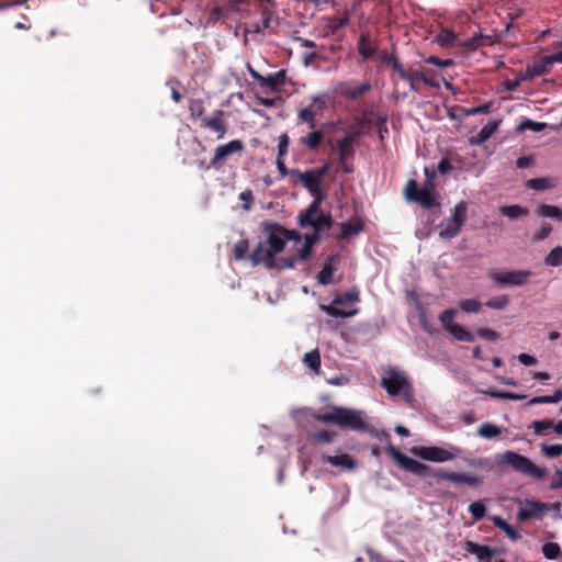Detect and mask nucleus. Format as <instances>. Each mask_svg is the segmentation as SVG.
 Here are the masks:
<instances>
[{
	"label": "nucleus",
	"instance_id": "obj_39",
	"mask_svg": "<svg viewBox=\"0 0 562 562\" xmlns=\"http://www.w3.org/2000/svg\"><path fill=\"white\" fill-rule=\"evenodd\" d=\"M449 334H451L453 338L459 341H473L474 339V336L470 331L458 324L454 327H451Z\"/></svg>",
	"mask_w": 562,
	"mask_h": 562
},
{
	"label": "nucleus",
	"instance_id": "obj_19",
	"mask_svg": "<svg viewBox=\"0 0 562 562\" xmlns=\"http://www.w3.org/2000/svg\"><path fill=\"white\" fill-rule=\"evenodd\" d=\"M301 183L315 199H322V182L314 173V169L304 171Z\"/></svg>",
	"mask_w": 562,
	"mask_h": 562
},
{
	"label": "nucleus",
	"instance_id": "obj_5",
	"mask_svg": "<svg viewBox=\"0 0 562 562\" xmlns=\"http://www.w3.org/2000/svg\"><path fill=\"white\" fill-rule=\"evenodd\" d=\"M310 100V105L299 110L297 124L304 123L308 128H315L316 119L327 109L329 95L327 93L313 94Z\"/></svg>",
	"mask_w": 562,
	"mask_h": 562
},
{
	"label": "nucleus",
	"instance_id": "obj_37",
	"mask_svg": "<svg viewBox=\"0 0 562 562\" xmlns=\"http://www.w3.org/2000/svg\"><path fill=\"white\" fill-rule=\"evenodd\" d=\"M553 228L549 223H542L532 234V241L540 243L548 238L552 233Z\"/></svg>",
	"mask_w": 562,
	"mask_h": 562
},
{
	"label": "nucleus",
	"instance_id": "obj_23",
	"mask_svg": "<svg viewBox=\"0 0 562 562\" xmlns=\"http://www.w3.org/2000/svg\"><path fill=\"white\" fill-rule=\"evenodd\" d=\"M286 78L285 70L281 69L272 75L262 76L259 85L261 87L268 88L272 92H277L280 86L284 85Z\"/></svg>",
	"mask_w": 562,
	"mask_h": 562
},
{
	"label": "nucleus",
	"instance_id": "obj_17",
	"mask_svg": "<svg viewBox=\"0 0 562 562\" xmlns=\"http://www.w3.org/2000/svg\"><path fill=\"white\" fill-rule=\"evenodd\" d=\"M202 126L216 132L218 139L223 138L227 132V126L224 122V112L222 110H217L211 117H204Z\"/></svg>",
	"mask_w": 562,
	"mask_h": 562
},
{
	"label": "nucleus",
	"instance_id": "obj_64",
	"mask_svg": "<svg viewBox=\"0 0 562 562\" xmlns=\"http://www.w3.org/2000/svg\"><path fill=\"white\" fill-rule=\"evenodd\" d=\"M390 66H392V68L397 72L401 79L404 77L407 70L403 67L402 63L396 57L392 60Z\"/></svg>",
	"mask_w": 562,
	"mask_h": 562
},
{
	"label": "nucleus",
	"instance_id": "obj_57",
	"mask_svg": "<svg viewBox=\"0 0 562 562\" xmlns=\"http://www.w3.org/2000/svg\"><path fill=\"white\" fill-rule=\"evenodd\" d=\"M517 359L521 364L526 367H531L537 363V358L528 353H520L518 355Z\"/></svg>",
	"mask_w": 562,
	"mask_h": 562
},
{
	"label": "nucleus",
	"instance_id": "obj_11",
	"mask_svg": "<svg viewBox=\"0 0 562 562\" xmlns=\"http://www.w3.org/2000/svg\"><path fill=\"white\" fill-rule=\"evenodd\" d=\"M337 425L341 428H350L356 431L367 429L363 412L340 406L338 407Z\"/></svg>",
	"mask_w": 562,
	"mask_h": 562
},
{
	"label": "nucleus",
	"instance_id": "obj_6",
	"mask_svg": "<svg viewBox=\"0 0 562 562\" xmlns=\"http://www.w3.org/2000/svg\"><path fill=\"white\" fill-rule=\"evenodd\" d=\"M462 449L459 447H450L449 449L438 446H418L412 448V453L416 457L430 462H447L460 457Z\"/></svg>",
	"mask_w": 562,
	"mask_h": 562
},
{
	"label": "nucleus",
	"instance_id": "obj_56",
	"mask_svg": "<svg viewBox=\"0 0 562 562\" xmlns=\"http://www.w3.org/2000/svg\"><path fill=\"white\" fill-rule=\"evenodd\" d=\"M239 199H240L241 201H244V202H245V204L243 205V209H244L245 211H249V210H250V207H251L252 199H254L251 190H245V191H243V192L239 194Z\"/></svg>",
	"mask_w": 562,
	"mask_h": 562
},
{
	"label": "nucleus",
	"instance_id": "obj_18",
	"mask_svg": "<svg viewBox=\"0 0 562 562\" xmlns=\"http://www.w3.org/2000/svg\"><path fill=\"white\" fill-rule=\"evenodd\" d=\"M464 550L471 554H475L476 558L482 562H491L496 551L488 546L479 544L473 541H465L463 546Z\"/></svg>",
	"mask_w": 562,
	"mask_h": 562
},
{
	"label": "nucleus",
	"instance_id": "obj_12",
	"mask_svg": "<svg viewBox=\"0 0 562 562\" xmlns=\"http://www.w3.org/2000/svg\"><path fill=\"white\" fill-rule=\"evenodd\" d=\"M244 147V143L240 139H233L226 144L218 145L210 161L211 167L215 169L222 168L232 155L241 153Z\"/></svg>",
	"mask_w": 562,
	"mask_h": 562
},
{
	"label": "nucleus",
	"instance_id": "obj_9",
	"mask_svg": "<svg viewBox=\"0 0 562 562\" xmlns=\"http://www.w3.org/2000/svg\"><path fill=\"white\" fill-rule=\"evenodd\" d=\"M432 189L434 184L417 188L416 181L409 180L405 186L404 192L407 200L417 202L426 209H431L435 201Z\"/></svg>",
	"mask_w": 562,
	"mask_h": 562
},
{
	"label": "nucleus",
	"instance_id": "obj_33",
	"mask_svg": "<svg viewBox=\"0 0 562 562\" xmlns=\"http://www.w3.org/2000/svg\"><path fill=\"white\" fill-rule=\"evenodd\" d=\"M562 401V391L557 390L552 395L535 396L529 400L528 405L557 404Z\"/></svg>",
	"mask_w": 562,
	"mask_h": 562
},
{
	"label": "nucleus",
	"instance_id": "obj_44",
	"mask_svg": "<svg viewBox=\"0 0 562 562\" xmlns=\"http://www.w3.org/2000/svg\"><path fill=\"white\" fill-rule=\"evenodd\" d=\"M540 449L549 458H557L562 454V445H541Z\"/></svg>",
	"mask_w": 562,
	"mask_h": 562
},
{
	"label": "nucleus",
	"instance_id": "obj_20",
	"mask_svg": "<svg viewBox=\"0 0 562 562\" xmlns=\"http://www.w3.org/2000/svg\"><path fill=\"white\" fill-rule=\"evenodd\" d=\"M323 461L331 464L333 467L341 468L344 470H353L357 468V462L348 453H338L336 456H323Z\"/></svg>",
	"mask_w": 562,
	"mask_h": 562
},
{
	"label": "nucleus",
	"instance_id": "obj_2",
	"mask_svg": "<svg viewBox=\"0 0 562 562\" xmlns=\"http://www.w3.org/2000/svg\"><path fill=\"white\" fill-rule=\"evenodd\" d=\"M381 386L386 391V393L390 396L394 397L402 395L404 401L408 405H413V386L407 376L403 372H400L396 369L389 367L387 369L384 370V374L381 379Z\"/></svg>",
	"mask_w": 562,
	"mask_h": 562
},
{
	"label": "nucleus",
	"instance_id": "obj_41",
	"mask_svg": "<svg viewBox=\"0 0 562 562\" xmlns=\"http://www.w3.org/2000/svg\"><path fill=\"white\" fill-rule=\"evenodd\" d=\"M459 307L465 313H477L482 304L475 299H465L459 302Z\"/></svg>",
	"mask_w": 562,
	"mask_h": 562
},
{
	"label": "nucleus",
	"instance_id": "obj_8",
	"mask_svg": "<svg viewBox=\"0 0 562 562\" xmlns=\"http://www.w3.org/2000/svg\"><path fill=\"white\" fill-rule=\"evenodd\" d=\"M468 205L464 201L459 202L440 224L439 237L442 239H451L456 237L461 231L462 225L467 218Z\"/></svg>",
	"mask_w": 562,
	"mask_h": 562
},
{
	"label": "nucleus",
	"instance_id": "obj_53",
	"mask_svg": "<svg viewBox=\"0 0 562 562\" xmlns=\"http://www.w3.org/2000/svg\"><path fill=\"white\" fill-rule=\"evenodd\" d=\"M477 336L481 338H485L488 340H496L499 337V334L490 328H481L476 331Z\"/></svg>",
	"mask_w": 562,
	"mask_h": 562
},
{
	"label": "nucleus",
	"instance_id": "obj_38",
	"mask_svg": "<svg viewBox=\"0 0 562 562\" xmlns=\"http://www.w3.org/2000/svg\"><path fill=\"white\" fill-rule=\"evenodd\" d=\"M527 187L532 190L540 191V190L553 188V183L551 182V180L549 178L542 177V178H535V179L528 180Z\"/></svg>",
	"mask_w": 562,
	"mask_h": 562
},
{
	"label": "nucleus",
	"instance_id": "obj_27",
	"mask_svg": "<svg viewBox=\"0 0 562 562\" xmlns=\"http://www.w3.org/2000/svg\"><path fill=\"white\" fill-rule=\"evenodd\" d=\"M535 214L538 217L557 218L561 221L562 209L551 204H540L536 207Z\"/></svg>",
	"mask_w": 562,
	"mask_h": 562
},
{
	"label": "nucleus",
	"instance_id": "obj_15",
	"mask_svg": "<svg viewBox=\"0 0 562 562\" xmlns=\"http://www.w3.org/2000/svg\"><path fill=\"white\" fill-rule=\"evenodd\" d=\"M358 138V132H351L338 138L335 143V148L338 154V161L345 164L352 159L356 155L355 143Z\"/></svg>",
	"mask_w": 562,
	"mask_h": 562
},
{
	"label": "nucleus",
	"instance_id": "obj_36",
	"mask_svg": "<svg viewBox=\"0 0 562 562\" xmlns=\"http://www.w3.org/2000/svg\"><path fill=\"white\" fill-rule=\"evenodd\" d=\"M457 314V310L449 308L445 310L439 315V321L442 325V327L449 333L451 330V327H454L457 324L453 323L454 316Z\"/></svg>",
	"mask_w": 562,
	"mask_h": 562
},
{
	"label": "nucleus",
	"instance_id": "obj_59",
	"mask_svg": "<svg viewBox=\"0 0 562 562\" xmlns=\"http://www.w3.org/2000/svg\"><path fill=\"white\" fill-rule=\"evenodd\" d=\"M551 490L562 488V470L557 469L554 476L552 477V481L550 483Z\"/></svg>",
	"mask_w": 562,
	"mask_h": 562
},
{
	"label": "nucleus",
	"instance_id": "obj_52",
	"mask_svg": "<svg viewBox=\"0 0 562 562\" xmlns=\"http://www.w3.org/2000/svg\"><path fill=\"white\" fill-rule=\"evenodd\" d=\"M425 61L439 68H448L453 64L451 59H441L437 56H429Z\"/></svg>",
	"mask_w": 562,
	"mask_h": 562
},
{
	"label": "nucleus",
	"instance_id": "obj_14",
	"mask_svg": "<svg viewBox=\"0 0 562 562\" xmlns=\"http://www.w3.org/2000/svg\"><path fill=\"white\" fill-rule=\"evenodd\" d=\"M251 262L254 266H258L260 263H265L267 268H281V265L284 263V261L291 260V258L286 259H280L279 262L274 258L273 251L269 249V247H266L263 244H258V246L254 249V251L249 256Z\"/></svg>",
	"mask_w": 562,
	"mask_h": 562
},
{
	"label": "nucleus",
	"instance_id": "obj_24",
	"mask_svg": "<svg viewBox=\"0 0 562 562\" xmlns=\"http://www.w3.org/2000/svg\"><path fill=\"white\" fill-rule=\"evenodd\" d=\"M547 506L540 502H533V501H526L525 506L520 507L518 510V519L519 520H527L533 516H537L538 514L542 513Z\"/></svg>",
	"mask_w": 562,
	"mask_h": 562
},
{
	"label": "nucleus",
	"instance_id": "obj_30",
	"mask_svg": "<svg viewBox=\"0 0 562 562\" xmlns=\"http://www.w3.org/2000/svg\"><path fill=\"white\" fill-rule=\"evenodd\" d=\"M498 128V122L491 121L485 124L477 133L476 140L473 144H482L486 142Z\"/></svg>",
	"mask_w": 562,
	"mask_h": 562
},
{
	"label": "nucleus",
	"instance_id": "obj_32",
	"mask_svg": "<svg viewBox=\"0 0 562 562\" xmlns=\"http://www.w3.org/2000/svg\"><path fill=\"white\" fill-rule=\"evenodd\" d=\"M304 364L314 373L318 374L321 369V355L317 349L305 353L303 358Z\"/></svg>",
	"mask_w": 562,
	"mask_h": 562
},
{
	"label": "nucleus",
	"instance_id": "obj_42",
	"mask_svg": "<svg viewBox=\"0 0 562 562\" xmlns=\"http://www.w3.org/2000/svg\"><path fill=\"white\" fill-rule=\"evenodd\" d=\"M542 553L544 558L549 560H554L560 555L561 549L560 546L555 542H546L542 546Z\"/></svg>",
	"mask_w": 562,
	"mask_h": 562
},
{
	"label": "nucleus",
	"instance_id": "obj_31",
	"mask_svg": "<svg viewBox=\"0 0 562 562\" xmlns=\"http://www.w3.org/2000/svg\"><path fill=\"white\" fill-rule=\"evenodd\" d=\"M547 127V123L536 122L530 119H524L517 126L516 132L522 133L525 131L541 132Z\"/></svg>",
	"mask_w": 562,
	"mask_h": 562
},
{
	"label": "nucleus",
	"instance_id": "obj_51",
	"mask_svg": "<svg viewBox=\"0 0 562 562\" xmlns=\"http://www.w3.org/2000/svg\"><path fill=\"white\" fill-rule=\"evenodd\" d=\"M369 89H370V85L363 83V85H360L359 87H357L356 89L340 91V92L348 99H356L357 97L364 93Z\"/></svg>",
	"mask_w": 562,
	"mask_h": 562
},
{
	"label": "nucleus",
	"instance_id": "obj_25",
	"mask_svg": "<svg viewBox=\"0 0 562 562\" xmlns=\"http://www.w3.org/2000/svg\"><path fill=\"white\" fill-rule=\"evenodd\" d=\"M491 520L493 525L503 530L512 541L520 539L521 536L517 528L506 522L501 516H493L491 517Z\"/></svg>",
	"mask_w": 562,
	"mask_h": 562
},
{
	"label": "nucleus",
	"instance_id": "obj_22",
	"mask_svg": "<svg viewBox=\"0 0 562 562\" xmlns=\"http://www.w3.org/2000/svg\"><path fill=\"white\" fill-rule=\"evenodd\" d=\"M358 53L364 60L371 59L378 53V45L370 41L367 34H361L357 42Z\"/></svg>",
	"mask_w": 562,
	"mask_h": 562
},
{
	"label": "nucleus",
	"instance_id": "obj_63",
	"mask_svg": "<svg viewBox=\"0 0 562 562\" xmlns=\"http://www.w3.org/2000/svg\"><path fill=\"white\" fill-rule=\"evenodd\" d=\"M533 162L532 156H522L516 160V166L520 169L528 168Z\"/></svg>",
	"mask_w": 562,
	"mask_h": 562
},
{
	"label": "nucleus",
	"instance_id": "obj_48",
	"mask_svg": "<svg viewBox=\"0 0 562 562\" xmlns=\"http://www.w3.org/2000/svg\"><path fill=\"white\" fill-rule=\"evenodd\" d=\"M189 111L192 117H201L204 113V105L202 100H191Z\"/></svg>",
	"mask_w": 562,
	"mask_h": 562
},
{
	"label": "nucleus",
	"instance_id": "obj_61",
	"mask_svg": "<svg viewBox=\"0 0 562 562\" xmlns=\"http://www.w3.org/2000/svg\"><path fill=\"white\" fill-rule=\"evenodd\" d=\"M378 61L384 65H390L392 60L395 58L393 54L387 53L386 50L378 52Z\"/></svg>",
	"mask_w": 562,
	"mask_h": 562
},
{
	"label": "nucleus",
	"instance_id": "obj_29",
	"mask_svg": "<svg viewBox=\"0 0 562 562\" xmlns=\"http://www.w3.org/2000/svg\"><path fill=\"white\" fill-rule=\"evenodd\" d=\"M452 483L465 484L469 486H479L482 483V481L477 476L470 474V473L454 472Z\"/></svg>",
	"mask_w": 562,
	"mask_h": 562
},
{
	"label": "nucleus",
	"instance_id": "obj_62",
	"mask_svg": "<svg viewBox=\"0 0 562 562\" xmlns=\"http://www.w3.org/2000/svg\"><path fill=\"white\" fill-rule=\"evenodd\" d=\"M437 170L440 175H446L452 170V166L448 159L443 158L438 162Z\"/></svg>",
	"mask_w": 562,
	"mask_h": 562
},
{
	"label": "nucleus",
	"instance_id": "obj_34",
	"mask_svg": "<svg viewBox=\"0 0 562 562\" xmlns=\"http://www.w3.org/2000/svg\"><path fill=\"white\" fill-rule=\"evenodd\" d=\"M544 265L548 267H560L562 266V246H555L544 257Z\"/></svg>",
	"mask_w": 562,
	"mask_h": 562
},
{
	"label": "nucleus",
	"instance_id": "obj_28",
	"mask_svg": "<svg viewBox=\"0 0 562 562\" xmlns=\"http://www.w3.org/2000/svg\"><path fill=\"white\" fill-rule=\"evenodd\" d=\"M502 215L510 218L517 220L521 216H526L528 214V210L519 204L505 205L499 209Z\"/></svg>",
	"mask_w": 562,
	"mask_h": 562
},
{
	"label": "nucleus",
	"instance_id": "obj_21",
	"mask_svg": "<svg viewBox=\"0 0 562 562\" xmlns=\"http://www.w3.org/2000/svg\"><path fill=\"white\" fill-rule=\"evenodd\" d=\"M324 127L325 125L318 130L311 128L312 131L306 136L300 138V145L304 146L308 150L318 148L325 136Z\"/></svg>",
	"mask_w": 562,
	"mask_h": 562
},
{
	"label": "nucleus",
	"instance_id": "obj_60",
	"mask_svg": "<svg viewBox=\"0 0 562 562\" xmlns=\"http://www.w3.org/2000/svg\"><path fill=\"white\" fill-rule=\"evenodd\" d=\"M453 473L454 472H448V471H437L434 473V477L437 481H445V482H451L453 481Z\"/></svg>",
	"mask_w": 562,
	"mask_h": 562
},
{
	"label": "nucleus",
	"instance_id": "obj_4",
	"mask_svg": "<svg viewBox=\"0 0 562 562\" xmlns=\"http://www.w3.org/2000/svg\"><path fill=\"white\" fill-rule=\"evenodd\" d=\"M360 301L358 289L353 288L342 294L337 295L331 304L321 305V308L329 316L349 318L359 313L358 307L341 308L340 305L346 303H357Z\"/></svg>",
	"mask_w": 562,
	"mask_h": 562
},
{
	"label": "nucleus",
	"instance_id": "obj_45",
	"mask_svg": "<svg viewBox=\"0 0 562 562\" xmlns=\"http://www.w3.org/2000/svg\"><path fill=\"white\" fill-rule=\"evenodd\" d=\"M338 407L339 406H335V407H333V409L330 412H327V413L316 416V420L323 422V423H331V424L337 425Z\"/></svg>",
	"mask_w": 562,
	"mask_h": 562
},
{
	"label": "nucleus",
	"instance_id": "obj_13",
	"mask_svg": "<svg viewBox=\"0 0 562 562\" xmlns=\"http://www.w3.org/2000/svg\"><path fill=\"white\" fill-rule=\"evenodd\" d=\"M386 450L400 467L407 472L416 475H423L429 469L427 464L407 457L392 445L387 446Z\"/></svg>",
	"mask_w": 562,
	"mask_h": 562
},
{
	"label": "nucleus",
	"instance_id": "obj_54",
	"mask_svg": "<svg viewBox=\"0 0 562 562\" xmlns=\"http://www.w3.org/2000/svg\"><path fill=\"white\" fill-rule=\"evenodd\" d=\"M532 428L536 434L540 435L546 429L552 428V422L549 420H535L532 424Z\"/></svg>",
	"mask_w": 562,
	"mask_h": 562
},
{
	"label": "nucleus",
	"instance_id": "obj_7",
	"mask_svg": "<svg viewBox=\"0 0 562 562\" xmlns=\"http://www.w3.org/2000/svg\"><path fill=\"white\" fill-rule=\"evenodd\" d=\"M265 231L268 236L267 244L274 256L284 249V243L286 240L300 243L302 239V236L297 232L286 229L276 223L267 225Z\"/></svg>",
	"mask_w": 562,
	"mask_h": 562
},
{
	"label": "nucleus",
	"instance_id": "obj_50",
	"mask_svg": "<svg viewBox=\"0 0 562 562\" xmlns=\"http://www.w3.org/2000/svg\"><path fill=\"white\" fill-rule=\"evenodd\" d=\"M289 136L288 134H281L278 143V157H285L289 150Z\"/></svg>",
	"mask_w": 562,
	"mask_h": 562
},
{
	"label": "nucleus",
	"instance_id": "obj_58",
	"mask_svg": "<svg viewBox=\"0 0 562 562\" xmlns=\"http://www.w3.org/2000/svg\"><path fill=\"white\" fill-rule=\"evenodd\" d=\"M359 233V228L352 225L351 223H342L341 224V234L344 237H348L350 235H355Z\"/></svg>",
	"mask_w": 562,
	"mask_h": 562
},
{
	"label": "nucleus",
	"instance_id": "obj_10",
	"mask_svg": "<svg viewBox=\"0 0 562 562\" xmlns=\"http://www.w3.org/2000/svg\"><path fill=\"white\" fill-rule=\"evenodd\" d=\"M531 270H501L491 274V280L499 285H525L532 276Z\"/></svg>",
	"mask_w": 562,
	"mask_h": 562
},
{
	"label": "nucleus",
	"instance_id": "obj_3",
	"mask_svg": "<svg viewBox=\"0 0 562 562\" xmlns=\"http://www.w3.org/2000/svg\"><path fill=\"white\" fill-rule=\"evenodd\" d=\"M499 465H509L515 471L528 475L537 480H543L546 476V470L536 465L527 457L517 453L512 450H507L496 457Z\"/></svg>",
	"mask_w": 562,
	"mask_h": 562
},
{
	"label": "nucleus",
	"instance_id": "obj_46",
	"mask_svg": "<svg viewBox=\"0 0 562 562\" xmlns=\"http://www.w3.org/2000/svg\"><path fill=\"white\" fill-rule=\"evenodd\" d=\"M491 395L495 398L512 400V401H520L526 397V395H524V394L510 393V392H506V391L491 392Z\"/></svg>",
	"mask_w": 562,
	"mask_h": 562
},
{
	"label": "nucleus",
	"instance_id": "obj_16",
	"mask_svg": "<svg viewBox=\"0 0 562 562\" xmlns=\"http://www.w3.org/2000/svg\"><path fill=\"white\" fill-rule=\"evenodd\" d=\"M402 80H405L408 83L409 89L414 92L418 91L417 82H424L425 85L431 87L436 86L435 82L428 77L427 72L422 71L413 66L406 70Z\"/></svg>",
	"mask_w": 562,
	"mask_h": 562
},
{
	"label": "nucleus",
	"instance_id": "obj_43",
	"mask_svg": "<svg viewBox=\"0 0 562 562\" xmlns=\"http://www.w3.org/2000/svg\"><path fill=\"white\" fill-rule=\"evenodd\" d=\"M249 249V243L247 239H240L235 244L234 257L236 260H241L246 257Z\"/></svg>",
	"mask_w": 562,
	"mask_h": 562
},
{
	"label": "nucleus",
	"instance_id": "obj_49",
	"mask_svg": "<svg viewBox=\"0 0 562 562\" xmlns=\"http://www.w3.org/2000/svg\"><path fill=\"white\" fill-rule=\"evenodd\" d=\"M454 40H456V34L449 30H442L438 35V42L442 46L452 45Z\"/></svg>",
	"mask_w": 562,
	"mask_h": 562
},
{
	"label": "nucleus",
	"instance_id": "obj_26",
	"mask_svg": "<svg viewBox=\"0 0 562 562\" xmlns=\"http://www.w3.org/2000/svg\"><path fill=\"white\" fill-rule=\"evenodd\" d=\"M336 257H330L323 266L316 279L319 284L327 285L331 283L334 277V261Z\"/></svg>",
	"mask_w": 562,
	"mask_h": 562
},
{
	"label": "nucleus",
	"instance_id": "obj_40",
	"mask_svg": "<svg viewBox=\"0 0 562 562\" xmlns=\"http://www.w3.org/2000/svg\"><path fill=\"white\" fill-rule=\"evenodd\" d=\"M469 512L473 517L474 521L481 520L486 513V507L483 502L476 501L469 505Z\"/></svg>",
	"mask_w": 562,
	"mask_h": 562
},
{
	"label": "nucleus",
	"instance_id": "obj_1",
	"mask_svg": "<svg viewBox=\"0 0 562 562\" xmlns=\"http://www.w3.org/2000/svg\"><path fill=\"white\" fill-rule=\"evenodd\" d=\"M321 201L322 199H314L310 206L299 215L300 226L303 228L312 227L314 234L304 236V244L301 249H299L297 254L293 256L291 260L284 261L281 268H293L297 262L306 260L319 236L324 233H328L330 229L331 217L329 214H325L319 210Z\"/></svg>",
	"mask_w": 562,
	"mask_h": 562
},
{
	"label": "nucleus",
	"instance_id": "obj_55",
	"mask_svg": "<svg viewBox=\"0 0 562 562\" xmlns=\"http://www.w3.org/2000/svg\"><path fill=\"white\" fill-rule=\"evenodd\" d=\"M541 61L544 66L552 65L554 63H562V50L555 54L543 56Z\"/></svg>",
	"mask_w": 562,
	"mask_h": 562
},
{
	"label": "nucleus",
	"instance_id": "obj_47",
	"mask_svg": "<svg viewBox=\"0 0 562 562\" xmlns=\"http://www.w3.org/2000/svg\"><path fill=\"white\" fill-rule=\"evenodd\" d=\"M485 304L490 308L502 310L508 304V297L506 295L492 297Z\"/></svg>",
	"mask_w": 562,
	"mask_h": 562
},
{
	"label": "nucleus",
	"instance_id": "obj_35",
	"mask_svg": "<svg viewBox=\"0 0 562 562\" xmlns=\"http://www.w3.org/2000/svg\"><path fill=\"white\" fill-rule=\"evenodd\" d=\"M499 434H501V428L491 423H484L477 429V435L485 439L495 438Z\"/></svg>",
	"mask_w": 562,
	"mask_h": 562
}]
</instances>
